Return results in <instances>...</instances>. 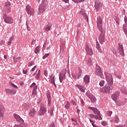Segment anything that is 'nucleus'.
<instances>
[{"label": "nucleus", "instance_id": "f257e3e1", "mask_svg": "<svg viewBox=\"0 0 127 127\" xmlns=\"http://www.w3.org/2000/svg\"><path fill=\"white\" fill-rule=\"evenodd\" d=\"M107 84L105 85L102 90H100L104 93H110L112 89L114 88V82H113V76L110 73H106L105 74Z\"/></svg>", "mask_w": 127, "mask_h": 127}, {"label": "nucleus", "instance_id": "f03ea898", "mask_svg": "<svg viewBox=\"0 0 127 127\" xmlns=\"http://www.w3.org/2000/svg\"><path fill=\"white\" fill-rule=\"evenodd\" d=\"M97 25L99 30L101 32L99 38L98 40L100 44H103L105 42V35L103 32V27H102V19L99 16L97 18Z\"/></svg>", "mask_w": 127, "mask_h": 127}, {"label": "nucleus", "instance_id": "7ed1b4c3", "mask_svg": "<svg viewBox=\"0 0 127 127\" xmlns=\"http://www.w3.org/2000/svg\"><path fill=\"white\" fill-rule=\"evenodd\" d=\"M14 118L16 120L18 124L15 125L14 127H26L27 124L24 123V120L18 114L13 115Z\"/></svg>", "mask_w": 127, "mask_h": 127}, {"label": "nucleus", "instance_id": "20e7f679", "mask_svg": "<svg viewBox=\"0 0 127 127\" xmlns=\"http://www.w3.org/2000/svg\"><path fill=\"white\" fill-rule=\"evenodd\" d=\"M90 110L93 112L95 116V120H102L101 114L100 111H99L95 107H88Z\"/></svg>", "mask_w": 127, "mask_h": 127}, {"label": "nucleus", "instance_id": "39448f33", "mask_svg": "<svg viewBox=\"0 0 127 127\" xmlns=\"http://www.w3.org/2000/svg\"><path fill=\"white\" fill-rule=\"evenodd\" d=\"M47 1H43L42 3H41L38 8V14L40 15L44 11L46 10V7L47 6Z\"/></svg>", "mask_w": 127, "mask_h": 127}, {"label": "nucleus", "instance_id": "423d86ee", "mask_svg": "<svg viewBox=\"0 0 127 127\" xmlns=\"http://www.w3.org/2000/svg\"><path fill=\"white\" fill-rule=\"evenodd\" d=\"M3 19L4 22L7 24H12L13 23V19L8 16H7V15L5 13L3 14Z\"/></svg>", "mask_w": 127, "mask_h": 127}, {"label": "nucleus", "instance_id": "0eeeda50", "mask_svg": "<svg viewBox=\"0 0 127 127\" xmlns=\"http://www.w3.org/2000/svg\"><path fill=\"white\" fill-rule=\"evenodd\" d=\"M95 73L101 76V78L104 77V75L103 74V72H102L101 68L100 66L98 64H96V70L95 71Z\"/></svg>", "mask_w": 127, "mask_h": 127}, {"label": "nucleus", "instance_id": "6e6552de", "mask_svg": "<svg viewBox=\"0 0 127 127\" xmlns=\"http://www.w3.org/2000/svg\"><path fill=\"white\" fill-rule=\"evenodd\" d=\"M67 72V70L66 69H64L61 72V74L59 75L60 81L61 83L65 78V74Z\"/></svg>", "mask_w": 127, "mask_h": 127}, {"label": "nucleus", "instance_id": "1a4fd4ad", "mask_svg": "<svg viewBox=\"0 0 127 127\" xmlns=\"http://www.w3.org/2000/svg\"><path fill=\"white\" fill-rule=\"evenodd\" d=\"M26 10L28 14L30 15H33V14H34V12H35L34 9L31 8V6L29 5H27L26 7Z\"/></svg>", "mask_w": 127, "mask_h": 127}, {"label": "nucleus", "instance_id": "9d476101", "mask_svg": "<svg viewBox=\"0 0 127 127\" xmlns=\"http://www.w3.org/2000/svg\"><path fill=\"white\" fill-rule=\"evenodd\" d=\"M45 112H46V108H45V105L43 104H41V108L40 111L38 112V114L39 115H40V116H43V115H44Z\"/></svg>", "mask_w": 127, "mask_h": 127}, {"label": "nucleus", "instance_id": "9b49d317", "mask_svg": "<svg viewBox=\"0 0 127 127\" xmlns=\"http://www.w3.org/2000/svg\"><path fill=\"white\" fill-rule=\"evenodd\" d=\"M86 52L87 55L92 56L93 55V50L91 46L86 45Z\"/></svg>", "mask_w": 127, "mask_h": 127}, {"label": "nucleus", "instance_id": "f8f14e48", "mask_svg": "<svg viewBox=\"0 0 127 127\" xmlns=\"http://www.w3.org/2000/svg\"><path fill=\"white\" fill-rule=\"evenodd\" d=\"M86 94L88 97V98L90 99L91 101L92 102H95V101H96V98L91 93H90V92L87 91L86 93Z\"/></svg>", "mask_w": 127, "mask_h": 127}, {"label": "nucleus", "instance_id": "ddd939ff", "mask_svg": "<svg viewBox=\"0 0 127 127\" xmlns=\"http://www.w3.org/2000/svg\"><path fill=\"white\" fill-rule=\"evenodd\" d=\"M127 101V99H125L123 100H118L115 102L117 106H120L125 105Z\"/></svg>", "mask_w": 127, "mask_h": 127}, {"label": "nucleus", "instance_id": "4468645a", "mask_svg": "<svg viewBox=\"0 0 127 127\" xmlns=\"http://www.w3.org/2000/svg\"><path fill=\"white\" fill-rule=\"evenodd\" d=\"M5 91L6 93L8 95L12 94L14 95L16 93L17 90L12 89L11 90H9V89H5Z\"/></svg>", "mask_w": 127, "mask_h": 127}, {"label": "nucleus", "instance_id": "2eb2a0df", "mask_svg": "<svg viewBox=\"0 0 127 127\" xmlns=\"http://www.w3.org/2000/svg\"><path fill=\"white\" fill-rule=\"evenodd\" d=\"M95 9L97 12L99 11L100 8L102 7V4L99 1H96L95 4Z\"/></svg>", "mask_w": 127, "mask_h": 127}, {"label": "nucleus", "instance_id": "dca6fc26", "mask_svg": "<svg viewBox=\"0 0 127 127\" xmlns=\"http://www.w3.org/2000/svg\"><path fill=\"white\" fill-rule=\"evenodd\" d=\"M120 94V93L119 91H116L112 95L111 98L113 100L116 101V99L119 97Z\"/></svg>", "mask_w": 127, "mask_h": 127}, {"label": "nucleus", "instance_id": "f3484780", "mask_svg": "<svg viewBox=\"0 0 127 127\" xmlns=\"http://www.w3.org/2000/svg\"><path fill=\"white\" fill-rule=\"evenodd\" d=\"M118 50L121 56H124V52L123 51V46L122 45L119 44Z\"/></svg>", "mask_w": 127, "mask_h": 127}, {"label": "nucleus", "instance_id": "a211bd4d", "mask_svg": "<svg viewBox=\"0 0 127 127\" xmlns=\"http://www.w3.org/2000/svg\"><path fill=\"white\" fill-rule=\"evenodd\" d=\"M55 75L54 74V73H52L50 77V82L52 84H54V86L57 87L56 85L55 84Z\"/></svg>", "mask_w": 127, "mask_h": 127}, {"label": "nucleus", "instance_id": "6ab92c4d", "mask_svg": "<svg viewBox=\"0 0 127 127\" xmlns=\"http://www.w3.org/2000/svg\"><path fill=\"white\" fill-rule=\"evenodd\" d=\"M79 14L81 15L84 18L86 19L87 20H88V17L86 15L85 10L81 9L79 12Z\"/></svg>", "mask_w": 127, "mask_h": 127}, {"label": "nucleus", "instance_id": "aec40b11", "mask_svg": "<svg viewBox=\"0 0 127 127\" xmlns=\"http://www.w3.org/2000/svg\"><path fill=\"white\" fill-rule=\"evenodd\" d=\"M82 74V70H79L78 72L77 73V76H76V73H72V77H73V79H79L80 76Z\"/></svg>", "mask_w": 127, "mask_h": 127}, {"label": "nucleus", "instance_id": "412c9836", "mask_svg": "<svg viewBox=\"0 0 127 127\" xmlns=\"http://www.w3.org/2000/svg\"><path fill=\"white\" fill-rule=\"evenodd\" d=\"M4 108L2 104L0 103V117H2L4 115Z\"/></svg>", "mask_w": 127, "mask_h": 127}, {"label": "nucleus", "instance_id": "4be33fe9", "mask_svg": "<svg viewBox=\"0 0 127 127\" xmlns=\"http://www.w3.org/2000/svg\"><path fill=\"white\" fill-rule=\"evenodd\" d=\"M83 81L85 85L89 83L90 82V76H89V75H85L83 78Z\"/></svg>", "mask_w": 127, "mask_h": 127}, {"label": "nucleus", "instance_id": "5701e85b", "mask_svg": "<svg viewBox=\"0 0 127 127\" xmlns=\"http://www.w3.org/2000/svg\"><path fill=\"white\" fill-rule=\"evenodd\" d=\"M75 86H76V87H77L81 92H82L83 93L85 92V87L80 85H78V84L76 85Z\"/></svg>", "mask_w": 127, "mask_h": 127}, {"label": "nucleus", "instance_id": "b1692460", "mask_svg": "<svg viewBox=\"0 0 127 127\" xmlns=\"http://www.w3.org/2000/svg\"><path fill=\"white\" fill-rule=\"evenodd\" d=\"M35 114H36V111H35V109H34V108H32L30 110L29 115L30 117H33L34 115H35Z\"/></svg>", "mask_w": 127, "mask_h": 127}, {"label": "nucleus", "instance_id": "393cba45", "mask_svg": "<svg viewBox=\"0 0 127 127\" xmlns=\"http://www.w3.org/2000/svg\"><path fill=\"white\" fill-rule=\"evenodd\" d=\"M13 59L14 60V63L16 64L21 60V57H18L16 58V56H14L13 57Z\"/></svg>", "mask_w": 127, "mask_h": 127}, {"label": "nucleus", "instance_id": "a878e982", "mask_svg": "<svg viewBox=\"0 0 127 127\" xmlns=\"http://www.w3.org/2000/svg\"><path fill=\"white\" fill-rule=\"evenodd\" d=\"M47 97L48 98V105L50 106L51 105V96L49 92H47Z\"/></svg>", "mask_w": 127, "mask_h": 127}, {"label": "nucleus", "instance_id": "bb28decb", "mask_svg": "<svg viewBox=\"0 0 127 127\" xmlns=\"http://www.w3.org/2000/svg\"><path fill=\"white\" fill-rule=\"evenodd\" d=\"M37 73V71H36V72H35V73H33V76H35V75L36 74L35 77L37 79H39V77L40 76V70H38V73Z\"/></svg>", "mask_w": 127, "mask_h": 127}, {"label": "nucleus", "instance_id": "cd10ccee", "mask_svg": "<svg viewBox=\"0 0 127 127\" xmlns=\"http://www.w3.org/2000/svg\"><path fill=\"white\" fill-rule=\"evenodd\" d=\"M114 20H115L118 25L120 24V19L118 16H115L114 17Z\"/></svg>", "mask_w": 127, "mask_h": 127}, {"label": "nucleus", "instance_id": "c85d7f7f", "mask_svg": "<svg viewBox=\"0 0 127 127\" xmlns=\"http://www.w3.org/2000/svg\"><path fill=\"white\" fill-rule=\"evenodd\" d=\"M86 64L88 66H91L92 65L91 59H89L88 61H86Z\"/></svg>", "mask_w": 127, "mask_h": 127}, {"label": "nucleus", "instance_id": "c756f323", "mask_svg": "<svg viewBox=\"0 0 127 127\" xmlns=\"http://www.w3.org/2000/svg\"><path fill=\"white\" fill-rule=\"evenodd\" d=\"M51 27H52V24H49L47 26V27H46V28H45V31H47V32H48V31H49V30H50Z\"/></svg>", "mask_w": 127, "mask_h": 127}, {"label": "nucleus", "instance_id": "7c9ffc66", "mask_svg": "<svg viewBox=\"0 0 127 127\" xmlns=\"http://www.w3.org/2000/svg\"><path fill=\"white\" fill-rule=\"evenodd\" d=\"M40 47L39 46H37L35 50L34 51L35 53L36 54H38L40 52Z\"/></svg>", "mask_w": 127, "mask_h": 127}, {"label": "nucleus", "instance_id": "2f4dec72", "mask_svg": "<svg viewBox=\"0 0 127 127\" xmlns=\"http://www.w3.org/2000/svg\"><path fill=\"white\" fill-rule=\"evenodd\" d=\"M31 88H33V90L37 89V86H36V84L35 83H33L30 86Z\"/></svg>", "mask_w": 127, "mask_h": 127}, {"label": "nucleus", "instance_id": "473e14b6", "mask_svg": "<svg viewBox=\"0 0 127 127\" xmlns=\"http://www.w3.org/2000/svg\"><path fill=\"white\" fill-rule=\"evenodd\" d=\"M9 84L11 85V86L13 88H14V89H16L17 90L18 87V86H17L16 85H15L13 83H12V82H10L9 83Z\"/></svg>", "mask_w": 127, "mask_h": 127}, {"label": "nucleus", "instance_id": "72a5a7b5", "mask_svg": "<svg viewBox=\"0 0 127 127\" xmlns=\"http://www.w3.org/2000/svg\"><path fill=\"white\" fill-rule=\"evenodd\" d=\"M72 1L74 2L75 3H78L79 2H83L84 0H72Z\"/></svg>", "mask_w": 127, "mask_h": 127}, {"label": "nucleus", "instance_id": "f704fd0d", "mask_svg": "<svg viewBox=\"0 0 127 127\" xmlns=\"http://www.w3.org/2000/svg\"><path fill=\"white\" fill-rule=\"evenodd\" d=\"M4 11L6 13H9L11 11V9L9 7H6V8H4Z\"/></svg>", "mask_w": 127, "mask_h": 127}, {"label": "nucleus", "instance_id": "c9c22d12", "mask_svg": "<svg viewBox=\"0 0 127 127\" xmlns=\"http://www.w3.org/2000/svg\"><path fill=\"white\" fill-rule=\"evenodd\" d=\"M88 116L89 117V118H90L91 119L94 118L95 119H96V116L94 114H88Z\"/></svg>", "mask_w": 127, "mask_h": 127}, {"label": "nucleus", "instance_id": "e433bc0d", "mask_svg": "<svg viewBox=\"0 0 127 127\" xmlns=\"http://www.w3.org/2000/svg\"><path fill=\"white\" fill-rule=\"evenodd\" d=\"M121 91L124 94H127V90L126 88H122L121 89Z\"/></svg>", "mask_w": 127, "mask_h": 127}, {"label": "nucleus", "instance_id": "4c0bfd02", "mask_svg": "<svg viewBox=\"0 0 127 127\" xmlns=\"http://www.w3.org/2000/svg\"><path fill=\"white\" fill-rule=\"evenodd\" d=\"M10 5V3L9 2H5V4H4V8H7V7H9V6Z\"/></svg>", "mask_w": 127, "mask_h": 127}, {"label": "nucleus", "instance_id": "58836bf2", "mask_svg": "<svg viewBox=\"0 0 127 127\" xmlns=\"http://www.w3.org/2000/svg\"><path fill=\"white\" fill-rule=\"evenodd\" d=\"M105 81L104 80L100 81L99 85L100 86L102 87L104 86L105 85Z\"/></svg>", "mask_w": 127, "mask_h": 127}, {"label": "nucleus", "instance_id": "ea45409f", "mask_svg": "<svg viewBox=\"0 0 127 127\" xmlns=\"http://www.w3.org/2000/svg\"><path fill=\"white\" fill-rule=\"evenodd\" d=\"M70 103H69L68 101L67 102V104L66 105L64 106L65 108H66V109H68L70 108Z\"/></svg>", "mask_w": 127, "mask_h": 127}, {"label": "nucleus", "instance_id": "a19ab883", "mask_svg": "<svg viewBox=\"0 0 127 127\" xmlns=\"http://www.w3.org/2000/svg\"><path fill=\"white\" fill-rule=\"evenodd\" d=\"M96 48L98 51H100V44L98 42H97Z\"/></svg>", "mask_w": 127, "mask_h": 127}, {"label": "nucleus", "instance_id": "79ce46f5", "mask_svg": "<svg viewBox=\"0 0 127 127\" xmlns=\"http://www.w3.org/2000/svg\"><path fill=\"white\" fill-rule=\"evenodd\" d=\"M102 125L103 126V127H106L107 125H108V123H106V121H103L102 122Z\"/></svg>", "mask_w": 127, "mask_h": 127}, {"label": "nucleus", "instance_id": "37998d69", "mask_svg": "<svg viewBox=\"0 0 127 127\" xmlns=\"http://www.w3.org/2000/svg\"><path fill=\"white\" fill-rule=\"evenodd\" d=\"M50 56V54L48 53L45 54L43 57V59L44 60L46 59V58H48L49 56Z\"/></svg>", "mask_w": 127, "mask_h": 127}, {"label": "nucleus", "instance_id": "c03bdc74", "mask_svg": "<svg viewBox=\"0 0 127 127\" xmlns=\"http://www.w3.org/2000/svg\"><path fill=\"white\" fill-rule=\"evenodd\" d=\"M114 122L116 123L119 122V118L117 116L115 117Z\"/></svg>", "mask_w": 127, "mask_h": 127}, {"label": "nucleus", "instance_id": "a18cd8bd", "mask_svg": "<svg viewBox=\"0 0 127 127\" xmlns=\"http://www.w3.org/2000/svg\"><path fill=\"white\" fill-rule=\"evenodd\" d=\"M107 114L108 116L109 117H110V116H112V115L113 114V112H112V111H108L107 112Z\"/></svg>", "mask_w": 127, "mask_h": 127}, {"label": "nucleus", "instance_id": "49530a36", "mask_svg": "<svg viewBox=\"0 0 127 127\" xmlns=\"http://www.w3.org/2000/svg\"><path fill=\"white\" fill-rule=\"evenodd\" d=\"M34 62H30L28 63V66H31L32 65H33Z\"/></svg>", "mask_w": 127, "mask_h": 127}, {"label": "nucleus", "instance_id": "de8ad7c7", "mask_svg": "<svg viewBox=\"0 0 127 127\" xmlns=\"http://www.w3.org/2000/svg\"><path fill=\"white\" fill-rule=\"evenodd\" d=\"M123 28L125 29V32L126 35H127V27H125L124 25Z\"/></svg>", "mask_w": 127, "mask_h": 127}, {"label": "nucleus", "instance_id": "09e8293b", "mask_svg": "<svg viewBox=\"0 0 127 127\" xmlns=\"http://www.w3.org/2000/svg\"><path fill=\"white\" fill-rule=\"evenodd\" d=\"M89 121H90V122L91 123H92V125L93 126V127H96V126L94 125V122H93L92 120H91V119H90Z\"/></svg>", "mask_w": 127, "mask_h": 127}, {"label": "nucleus", "instance_id": "8fccbe9b", "mask_svg": "<svg viewBox=\"0 0 127 127\" xmlns=\"http://www.w3.org/2000/svg\"><path fill=\"white\" fill-rule=\"evenodd\" d=\"M53 111H54V108H52L51 110H49V112L51 114V116H52L53 114Z\"/></svg>", "mask_w": 127, "mask_h": 127}, {"label": "nucleus", "instance_id": "3c124183", "mask_svg": "<svg viewBox=\"0 0 127 127\" xmlns=\"http://www.w3.org/2000/svg\"><path fill=\"white\" fill-rule=\"evenodd\" d=\"M36 42V41L35 40H33L32 41V42L31 43V45H35V43Z\"/></svg>", "mask_w": 127, "mask_h": 127}, {"label": "nucleus", "instance_id": "603ef678", "mask_svg": "<svg viewBox=\"0 0 127 127\" xmlns=\"http://www.w3.org/2000/svg\"><path fill=\"white\" fill-rule=\"evenodd\" d=\"M13 39H14V36H12V37H11L10 38H9V40L10 41H12V40H13Z\"/></svg>", "mask_w": 127, "mask_h": 127}, {"label": "nucleus", "instance_id": "864d4df0", "mask_svg": "<svg viewBox=\"0 0 127 127\" xmlns=\"http://www.w3.org/2000/svg\"><path fill=\"white\" fill-rule=\"evenodd\" d=\"M35 68H36V66L35 65L32 69H31V71H34V70H35Z\"/></svg>", "mask_w": 127, "mask_h": 127}, {"label": "nucleus", "instance_id": "5fc2aeb1", "mask_svg": "<svg viewBox=\"0 0 127 127\" xmlns=\"http://www.w3.org/2000/svg\"><path fill=\"white\" fill-rule=\"evenodd\" d=\"M125 24L127 25V17L125 16Z\"/></svg>", "mask_w": 127, "mask_h": 127}, {"label": "nucleus", "instance_id": "6e6d98bb", "mask_svg": "<svg viewBox=\"0 0 127 127\" xmlns=\"http://www.w3.org/2000/svg\"><path fill=\"white\" fill-rule=\"evenodd\" d=\"M23 73L25 74H26L27 73V70L23 69Z\"/></svg>", "mask_w": 127, "mask_h": 127}, {"label": "nucleus", "instance_id": "4d7b16f0", "mask_svg": "<svg viewBox=\"0 0 127 127\" xmlns=\"http://www.w3.org/2000/svg\"><path fill=\"white\" fill-rule=\"evenodd\" d=\"M71 121L74 122V123H77V121H76V119H73V118H71Z\"/></svg>", "mask_w": 127, "mask_h": 127}, {"label": "nucleus", "instance_id": "13d9d810", "mask_svg": "<svg viewBox=\"0 0 127 127\" xmlns=\"http://www.w3.org/2000/svg\"><path fill=\"white\" fill-rule=\"evenodd\" d=\"M32 94L36 95V90H33Z\"/></svg>", "mask_w": 127, "mask_h": 127}, {"label": "nucleus", "instance_id": "bf43d9fd", "mask_svg": "<svg viewBox=\"0 0 127 127\" xmlns=\"http://www.w3.org/2000/svg\"><path fill=\"white\" fill-rule=\"evenodd\" d=\"M11 43H12V42L10 41V40H9L7 43V45L10 46L11 45Z\"/></svg>", "mask_w": 127, "mask_h": 127}, {"label": "nucleus", "instance_id": "052dcab7", "mask_svg": "<svg viewBox=\"0 0 127 127\" xmlns=\"http://www.w3.org/2000/svg\"><path fill=\"white\" fill-rule=\"evenodd\" d=\"M51 127H55V125L54 123L51 124Z\"/></svg>", "mask_w": 127, "mask_h": 127}, {"label": "nucleus", "instance_id": "680f3d73", "mask_svg": "<svg viewBox=\"0 0 127 127\" xmlns=\"http://www.w3.org/2000/svg\"><path fill=\"white\" fill-rule=\"evenodd\" d=\"M126 125H120L119 126H115V127H125Z\"/></svg>", "mask_w": 127, "mask_h": 127}, {"label": "nucleus", "instance_id": "e2e57ef3", "mask_svg": "<svg viewBox=\"0 0 127 127\" xmlns=\"http://www.w3.org/2000/svg\"><path fill=\"white\" fill-rule=\"evenodd\" d=\"M71 103H72L73 105H76V103L73 100L71 101Z\"/></svg>", "mask_w": 127, "mask_h": 127}, {"label": "nucleus", "instance_id": "0e129e2a", "mask_svg": "<svg viewBox=\"0 0 127 127\" xmlns=\"http://www.w3.org/2000/svg\"><path fill=\"white\" fill-rule=\"evenodd\" d=\"M122 13L123 15H125V9H123L122 11Z\"/></svg>", "mask_w": 127, "mask_h": 127}, {"label": "nucleus", "instance_id": "69168bd1", "mask_svg": "<svg viewBox=\"0 0 127 127\" xmlns=\"http://www.w3.org/2000/svg\"><path fill=\"white\" fill-rule=\"evenodd\" d=\"M77 113L78 114V115H79L80 112V110L79 109H77Z\"/></svg>", "mask_w": 127, "mask_h": 127}, {"label": "nucleus", "instance_id": "338daca9", "mask_svg": "<svg viewBox=\"0 0 127 127\" xmlns=\"http://www.w3.org/2000/svg\"><path fill=\"white\" fill-rule=\"evenodd\" d=\"M36 95L33 94L32 93L31 97H32V98H34V97H35Z\"/></svg>", "mask_w": 127, "mask_h": 127}, {"label": "nucleus", "instance_id": "774afa93", "mask_svg": "<svg viewBox=\"0 0 127 127\" xmlns=\"http://www.w3.org/2000/svg\"><path fill=\"white\" fill-rule=\"evenodd\" d=\"M125 124H126L125 126H126V127H127V120L126 121V122Z\"/></svg>", "mask_w": 127, "mask_h": 127}]
</instances>
